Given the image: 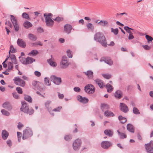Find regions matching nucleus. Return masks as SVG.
Returning a JSON list of instances; mask_svg holds the SVG:
<instances>
[{"instance_id":"obj_1","label":"nucleus","mask_w":153,"mask_h":153,"mask_svg":"<svg viewBox=\"0 0 153 153\" xmlns=\"http://www.w3.org/2000/svg\"><path fill=\"white\" fill-rule=\"evenodd\" d=\"M94 39L96 41L99 42L103 47H107L106 39L104 35L101 32L97 33L94 35Z\"/></svg>"},{"instance_id":"obj_2","label":"nucleus","mask_w":153,"mask_h":153,"mask_svg":"<svg viewBox=\"0 0 153 153\" xmlns=\"http://www.w3.org/2000/svg\"><path fill=\"white\" fill-rule=\"evenodd\" d=\"M52 14L51 13H45L44 16L45 17V22L47 26L51 27L53 25L54 21L52 19Z\"/></svg>"},{"instance_id":"obj_3","label":"nucleus","mask_w":153,"mask_h":153,"mask_svg":"<svg viewBox=\"0 0 153 153\" xmlns=\"http://www.w3.org/2000/svg\"><path fill=\"white\" fill-rule=\"evenodd\" d=\"M69 64L67 56H63L60 63V68L62 69H66L68 67Z\"/></svg>"},{"instance_id":"obj_4","label":"nucleus","mask_w":153,"mask_h":153,"mask_svg":"<svg viewBox=\"0 0 153 153\" xmlns=\"http://www.w3.org/2000/svg\"><path fill=\"white\" fill-rule=\"evenodd\" d=\"M82 141L80 139L78 138L73 142L72 146L73 149L75 151L79 150L82 144Z\"/></svg>"},{"instance_id":"obj_5","label":"nucleus","mask_w":153,"mask_h":153,"mask_svg":"<svg viewBox=\"0 0 153 153\" xmlns=\"http://www.w3.org/2000/svg\"><path fill=\"white\" fill-rule=\"evenodd\" d=\"M32 135V132L30 129L27 127L26 129L23 131L22 139L25 140Z\"/></svg>"},{"instance_id":"obj_6","label":"nucleus","mask_w":153,"mask_h":153,"mask_svg":"<svg viewBox=\"0 0 153 153\" xmlns=\"http://www.w3.org/2000/svg\"><path fill=\"white\" fill-rule=\"evenodd\" d=\"M84 90L85 92L88 94H93L95 91V88L93 85L88 84L84 87Z\"/></svg>"},{"instance_id":"obj_7","label":"nucleus","mask_w":153,"mask_h":153,"mask_svg":"<svg viewBox=\"0 0 153 153\" xmlns=\"http://www.w3.org/2000/svg\"><path fill=\"white\" fill-rule=\"evenodd\" d=\"M145 148L147 153H153V141L151 140L149 143L146 144Z\"/></svg>"},{"instance_id":"obj_8","label":"nucleus","mask_w":153,"mask_h":153,"mask_svg":"<svg viewBox=\"0 0 153 153\" xmlns=\"http://www.w3.org/2000/svg\"><path fill=\"white\" fill-rule=\"evenodd\" d=\"M50 79L51 81L56 85H60L62 82L61 79L60 77H56L55 75H52L50 77Z\"/></svg>"},{"instance_id":"obj_9","label":"nucleus","mask_w":153,"mask_h":153,"mask_svg":"<svg viewBox=\"0 0 153 153\" xmlns=\"http://www.w3.org/2000/svg\"><path fill=\"white\" fill-rule=\"evenodd\" d=\"M101 147L103 149H107L112 145V144L110 142L105 141L101 142Z\"/></svg>"},{"instance_id":"obj_10","label":"nucleus","mask_w":153,"mask_h":153,"mask_svg":"<svg viewBox=\"0 0 153 153\" xmlns=\"http://www.w3.org/2000/svg\"><path fill=\"white\" fill-rule=\"evenodd\" d=\"M77 100L80 102L84 104L87 103L88 102V99L85 97H82L81 96L79 95L77 97Z\"/></svg>"},{"instance_id":"obj_11","label":"nucleus","mask_w":153,"mask_h":153,"mask_svg":"<svg viewBox=\"0 0 153 153\" xmlns=\"http://www.w3.org/2000/svg\"><path fill=\"white\" fill-rule=\"evenodd\" d=\"M72 29V26L71 25L66 24L64 26V31L67 34L70 33Z\"/></svg>"},{"instance_id":"obj_12","label":"nucleus","mask_w":153,"mask_h":153,"mask_svg":"<svg viewBox=\"0 0 153 153\" xmlns=\"http://www.w3.org/2000/svg\"><path fill=\"white\" fill-rule=\"evenodd\" d=\"M120 110L125 113H127L128 111L127 106L124 103H120Z\"/></svg>"},{"instance_id":"obj_13","label":"nucleus","mask_w":153,"mask_h":153,"mask_svg":"<svg viewBox=\"0 0 153 153\" xmlns=\"http://www.w3.org/2000/svg\"><path fill=\"white\" fill-rule=\"evenodd\" d=\"M2 106L4 108L7 109L9 111H11L13 108V107L11 104L8 102H4Z\"/></svg>"},{"instance_id":"obj_14","label":"nucleus","mask_w":153,"mask_h":153,"mask_svg":"<svg viewBox=\"0 0 153 153\" xmlns=\"http://www.w3.org/2000/svg\"><path fill=\"white\" fill-rule=\"evenodd\" d=\"M98 21H99V20H97L96 22L100 26L103 27H108V22L107 21L102 20L98 22Z\"/></svg>"},{"instance_id":"obj_15","label":"nucleus","mask_w":153,"mask_h":153,"mask_svg":"<svg viewBox=\"0 0 153 153\" xmlns=\"http://www.w3.org/2000/svg\"><path fill=\"white\" fill-rule=\"evenodd\" d=\"M83 73L87 76L88 79H93V72L91 71H88L83 72Z\"/></svg>"},{"instance_id":"obj_16","label":"nucleus","mask_w":153,"mask_h":153,"mask_svg":"<svg viewBox=\"0 0 153 153\" xmlns=\"http://www.w3.org/2000/svg\"><path fill=\"white\" fill-rule=\"evenodd\" d=\"M104 114L105 116L107 117H110L114 116V114L112 112L108 110L105 111Z\"/></svg>"},{"instance_id":"obj_17","label":"nucleus","mask_w":153,"mask_h":153,"mask_svg":"<svg viewBox=\"0 0 153 153\" xmlns=\"http://www.w3.org/2000/svg\"><path fill=\"white\" fill-rule=\"evenodd\" d=\"M9 134V133L7 131L4 130L1 132V137L4 140H6Z\"/></svg>"},{"instance_id":"obj_18","label":"nucleus","mask_w":153,"mask_h":153,"mask_svg":"<svg viewBox=\"0 0 153 153\" xmlns=\"http://www.w3.org/2000/svg\"><path fill=\"white\" fill-rule=\"evenodd\" d=\"M17 42L18 45L22 48H24L26 46L25 43L22 39H18Z\"/></svg>"},{"instance_id":"obj_19","label":"nucleus","mask_w":153,"mask_h":153,"mask_svg":"<svg viewBox=\"0 0 153 153\" xmlns=\"http://www.w3.org/2000/svg\"><path fill=\"white\" fill-rule=\"evenodd\" d=\"M51 102V101H47L45 103V106L46 107V109L51 114H52L51 113V111L52 110V109L51 107H49L50 104ZM53 116L54 115V114L53 113L52 114Z\"/></svg>"},{"instance_id":"obj_20","label":"nucleus","mask_w":153,"mask_h":153,"mask_svg":"<svg viewBox=\"0 0 153 153\" xmlns=\"http://www.w3.org/2000/svg\"><path fill=\"white\" fill-rule=\"evenodd\" d=\"M104 133L106 135L110 137H112L114 134L112 130L110 129L105 130L104 131Z\"/></svg>"},{"instance_id":"obj_21","label":"nucleus","mask_w":153,"mask_h":153,"mask_svg":"<svg viewBox=\"0 0 153 153\" xmlns=\"http://www.w3.org/2000/svg\"><path fill=\"white\" fill-rule=\"evenodd\" d=\"M95 82L101 88H102L104 86V83L102 81L99 79H97L94 80Z\"/></svg>"},{"instance_id":"obj_22","label":"nucleus","mask_w":153,"mask_h":153,"mask_svg":"<svg viewBox=\"0 0 153 153\" xmlns=\"http://www.w3.org/2000/svg\"><path fill=\"white\" fill-rule=\"evenodd\" d=\"M114 96L116 98L120 99L122 97V92L120 90H117L114 93Z\"/></svg>"},{"instance_id":"obj_23","label":"nucleus","mask_w":153,"mask_h":153,"mask_svg":"<svg viewBox=\"0 0 153 153\" xmlns=\"http://www.w3.org/2000/svg\"><path fill=\"white\" fill-rule=\"evenodd\" d=\"M9 56H10V59L11 61V62L15 64H17V61L15 55L13 54H10Z\"/></svg>"},{"instance_id":"obj_24","label":"nucleus","mask_w":153,"mask_h":153,"mask_svg":"<svg viewBox=\"0 0 153 153\" xmlns=\"http://www.w3.org/2000/svg\"><path fill=\"white\" fill-rule=\"evenodd\" d=\"M24 27L26 29H28L32 26V24L29 22L26 21L23 24Z\"/></svg>"},{"instance_id":"obj_25","label":"nucleus","mask_w":153,"mask_h":153,"mask_svg":"<svg viewBox=\"0 0 153 153\" xmlns=\"http://www.w3.org/2000/svg\"><path fill=\"white\" fill-rule=\"evenodd\" d=\"M127 129L130 132L134 133V129L133 126L130 123L127 124Z\"/></svg>"},{"instance_id":"obj_26","label":"nucleus","mask_w":153,"mask_h":153,"mask_svg":"<svg viewBox=\"0 0 153 153\" xmlns=\"http://www.w3.org/2000/svg\"><path fill=\"white\" fill-rule=\"evenodd\" d=\"M35 61V59L30 57H28L26 58L25 65L31 64Z\"/></svg>"},{"instance_id":"obj_27","label":"nucleus","mask_w":153,"mask_h":153,"mask_svg":"<svg viewBox=\"0 0 153 153\" xmlns=\"http://www.w3.org/2000/svg\"><path fill=\"white\" fill-rule=\"evenodd\" d=\"M48 62L52 67H55L57 66V64L56 62L53 61L51 59L47 60Z\"/></svg>"},{"instance_id":"obj_28","label":"nucleus","mask_w":153,"mask_h":153,"mask_svg":"<svg viewBox=\"0 0 153 153\" xmlns=\"http://www.w3.org/2000/svg\"><path fill=\"white\" fill-rule=\"evenodd\" d=\"M28 37L30 40L35 41L37 39L36 36L33 34L29 33L28 35Z\"/></svg>"},{"instance_id":"obj_29","label":"nucleus","mask_w":153,"mask_h":153,"mask_svg":"<svg viewBox=\"0 0 153 153\" xmlns=\"http://www.w3.org/2000/svg\"><path fill=\"white\" fill-rule=\"evenodd\" d=\"M104 86H105L108 92L111 93L113 90V87L108 83L106 85H105Z\"/></svg>"},{"instance_id":"obj_30","label":"nucleus","mask_w":153,"mask_h":153,"mask_svg":"<svg viewBox=\"0 0 153 153\" xmlns=\"http://www.w3.org/2000/svg\"><path fill=\"white\" fill-rule=\"evenodd\" d=\"M109 105L106 104H102L101 105V108L103 111L109 109Z\"/></svg>"},{"instance_id":"obj_31","label":"nucleus","mask_w":153,"mask_h":153,"mask_svg":"<svg viewBox=\"0 0 153 153\" xmlns=\"http://www.w3.org/2000/svg\"><path fill=\"white\" fill-rule=\"evenodd\" d=\"M86 27L88 30L93 31L94 29V25L91 23H88L86 24Z\"/></svg>"},{"instance_id":"obj_32","label":"nucleus","mask_w":153,"mask_h":153,"mask_svg":"<svg viewBox=\"0 0 153 153\" xmlns=\"http://www.w3.org/2000/svg\"><path fill=\"white\" fill-rule=\"evenodd\" d=\"M42 84L39 82H37V81H34L32 82V85L34 86L37 89L38 88L39 85H42Z\"/></svg>"},{"instance_id":"obj_33","label":"nucleus","mask_w":153,"mask_h":153,"mask_svg":"<svg viewBox=\"0 0 153 153\" xmlns=\"http://www.w3.org/2000/svg\"><path fill=\"white\" fill-rule=\"evenodd\" d=\"M119 120L120 121V123L122 124H124L127 121V119L126 118L123 117L121 115L119 116L118 117Z\"/></svg>"},{"instance_id":"obj_34","label":"nucleus","mask_w":153,"mask_h":153,"mask_svg":"<svg viewBox=\"0 0 153 153\" xmlns=\"http://www.w3.org/2000/svg\"><path fill=\"white\" fill-rule=\"evenodd\" d=\"M117 131L120 138L123 139L126 137V135L124 133H121L118 130H117Z\"/></svg>"},{"instance_id":"obj_35","label":"nucleus","mask_w":153,"mask_h":153,"mask_svg":"<svg viewBox=\"0 0 153 153\" xmlns=\"http://www.w3.org/2000/svg\"><path fill=\"white\" fill-rule=\"evenodd\" d=\"M13 63L9 62L8 63V68L7 70L8 71H10L11 70L13 69Z\"/></svg>"},{"instance_id":"obj_36","label":"nucleus","mask_w":153,"mask_h":153,"mask_svg":"<svg viewBox=\"0 0 153 153\" xmlns=\"http://www.w3.org/2000/svg\"><path fill=\"white\" fill-rule=\"evenodd\" d=\"M102 61H104L105 63L108 64V65H111L113 64V61L111 60H102L101 59L100 60V62H102Z\"/></svg>"},{"instance_id":"obj_37","label":"nucleus","mask_w":153,"mask_h":153,"mask_svg":"<svg viewBox=\"0 0 153 153\" xmlns=\"http://www.w3.org/2000/svg\"><path fill=\"white\" fill-rule=\"evenodd\" d=\"M38 53V52L37 50H32L29 53L28 55L29 56H36Z\"/></svg>"},{"instance_id":"obj_38","label":"nucleus","mask_w":153,"mask_h":153,"mask_svg":"<svg viewBox=\"0 0 153 153\" xmlns=\"http://www.w3.org/2000/svg\"><path fill=\"white\" fill-rule=\"evenodd\" d=\"M10 52L12 53H14L16 52V50L15 48H14L13 45H11L10 46V50L9 52V54L10 55Z\"/></svg>"},{"instance_id":"obj_39","label":"nucleus","mask_w":153,"mask_h":153,"mask_svg":"<svg viewBox=\"0 0 153 153\" xmlns=\"http://www.w3.org/2000/svg\"><path fill=\"white\" fill-rule=\"evenodd\" d=\"M25 100L30 103H31L32 101V99L30 96L28 95H25L24 97Z\"/></svg>"},{"instance_id":"obj_40","label":"nucleus","mask_w":153,"mask_h":153,"mask_svg":"<svg viewBox=\"0 0 153 153\" xmlns=\"http://www.w3.org/2000/svg\"><path fill=\"white\" fill-rule=\"evenodd\" d=\"M1 112L2 114L4 116H8L10 114V113L8 111L4 109L1 110Z\"/></svg>"},{"instance_id":"obj_41","label":"nucleus","mask_w":153,"mask_h":153,"mask_svg":"<svg viewBox=\"0 0 153 153\" xmlns=\"http://www.w3.org/2000/svg\"><path fill=\"white\" fill-rule=\"evenodd\" d=\"M19 61L20 62H21L22 64L25 65L26 58H25L23 57L19 56Z\"/></svg>"},{"instance_id":"obj_42","label":"nucleus","mask_w":153,"mask_h":153,"mask_svg":"<svg viewBox=\"0 0 153 153\" xmlns=\"http://www.w3.org/2000/svg\"><path fill=\"white\" fill-rule=\"evenodd\" d=\"M44 82L46 85L50 86L51 85V82L49 81V79L47 77H45L44 79Z\"/></svg>"},{"instance_id":"obj_43","label":"nucleus","mask_w":153,"mask_h":153,"mask_svg":"<svg viewBox=\"0 0 153 153\" xmlns=\"http://www.w3.org/2000/svg\"><path fill=\"white\" fill-rule=\"evenodd\" d=\"M111 32L113 33L115 35H116L118 34L119 30L117 28L114 29L113 28H111Z\"/></svg>"},{"instance_id":"obj_44","label":"nucleus","mask_w":153,"mask_h":153,"mask_svg":"<svg viewBox=\"0 0 153 153\" xmlns=\"http://www.w3.org/2000/svg\"><path fill=\"white\" fill-rule=\"evenodd\" d=\"M133 112L134 114H140L138 109L136 107H134L133 109Z\"/></svg>"},{"instance_id":"obj_45","label":"nucleus","mask_w":153,"mask_h":153,"mask_svg":"<svg viewBox=\"0 0 153 153\" xmlns=\"http://www.w3.org/2000/svg\"><path fill=\"white\" fill-rule=\"evenodd\" d=\"M22 16L24 18L30 19L29 16L26 13H23L22 14Z\"/></svg>"},{"instance_id":"obj_46","label":"nucleus","mask_w":153,"mask_h":153,"mask_svg":"<svg viewBox=\"0 0 153 153\" xmlns=\"http://www.w3.org/2000/svg\"><path fill=\"white\" fill-rule=\"evenodd\" d=\"M72 135H66L64 137V139L66 141H69L72 138Z\"/></svg>"},{"instance_id":"obj_47","label":"nucleus","mask_w":153,"mask_h":153,"mask_svg":"<svg viewBox=\"0 0 153 153\" xmlns=\"http://www.w3.org/2000/svg\"><path fill=\"white\" fill-rule=\"evenodd\" d=\"M10 16L11 17L10 20L13 24L17 23V20L12 15H10Z\"/></svg>"},{"instance_id":"obj_48","label":"nucleus","mask_w":153,"mask_h":153,"mask_svg":"<svg viewBox=\"0 0 153 153\" xmlns=\"http://www.w3.org/2000/svg\"><path fill=\"white\" fill-rule=\"evenodd\" d=\"M34 112V110L32 108H30L28 109V111H27V112H26V113L30 115H31Z\"/></svg>"},{"instance_id":"obj_49","label":"nucleus","mask_w":153,"mask_h":153,"mask_svg":"<svg viewBox=\"0 0 153 153\" xmlns=\"http://www.w3.org/2000/svg\"><path fill=\"white\" fill-rule=\"evenodd\" d=\"M22 105L21 107L20 108V110L23 109L24 108H25L28 106L27 105V104L26 102L25 101L22 102Z\"/></svg>"},{"instance_id":"obj_50","label":"nucleus","mask_w":153,"mask_h":153,"mask_svg":"<svg viewBox=\"0 0 153 153\" xmlns=\"http://www.w3.org/2000/svg\"><path fill=\"white\" fill-rule=\"evenodd\" d=\"M124 29L129 34H131L132 33L131 31L129 29H131L128 26H125L124 27Z\"/></svg>"},{"instance_id":"obj_51","label":"nucleus","mask_w":153,"mask_h":153,"mask_svg":"<svg viewBox=\"0 0 153 153\" xmlns=\"http://www.w3.org/2000/svg\"><path fill=\"white\" fill-rule=\"evenodd\" d=\"M19 82V85L20 86L22 87H24L25 86V82L22 79H21V80H20Z\"/></svg>"},{"instance_id":"obj_52","label":"nucleus","mask_w":153,"mask_h":153,"mask_svg":"<svg viewBox=\"0 0 153 153\" xmlns=\"http://www.w3.org/2000/svg\"><path fill=\"white\" fill-rule=\"evenodd\" d=\"M67 54L68 57L69 58H72V52L70 50H68L67 51Z\"/></svg>"},{"instance_id":"obj_53","label":"nucleus","mask_w":153,"mask_h":153,"mask_svg":"<svg viewBox=\"0 0 153 153\" xmlns=\"http://www.w3.org/2000/svg\"><path fill=\"white\" fill-rule=\"evenodd\" d=\"M102 76L105 79H109L111 77V75L108 74H102Z\"/></svg>"},{"instance_id":"obj_54","label":"nucleus","mask_w":153,"mask_h":153,"mask_svg":"<svg viewBox=\"0 0 153 153\" xmlns=\"http://www.w3.org/2000/svg\"><path fill=\"white\" fill-rule=\"evenodd\" d=\"M13 25L15 31H18L19 30V27L18 24H17V22L13 24Z\"/></svg>"},{"instance_id":"obj_55","label":"nucleus","mask_w":153,"mask_h":153,"mask_svg":"<svg viewBox=\"0 0 153 153\" xmlns=\"http://www.w3.org/2000/svg\"><path fill=\"white\" fill-rule=\"evenodd\" d=\"M13 97L16 99H18L19 96L16 92H14L12 94Z\"/></svg>"},{"instance_id":"obj_56","label":"nucleus","mask_w":153,"mask_h":153,"mask_svg":"<svg viewBox=\"0 0 153 153\" xmlns=\"http://www.w3.org/2000/svg\"><path fill=\"white\" fill-rule=\"evenodd\" d=\"M20 80H21V78H20L19 76L16 77L14 79H13V80L14 81L15 83L17 85H19V84L16 82H19Z\"/></svg>"},{"instance_id":"obj_57","label":"nucleus","mask_w":153,"mask_h":153,"mask_svg":"<svg viewBox=\"0 0 153 153\" xmlns=\"http://www.w3.org/2000/svg\"><path fill=\"white\" fill-rule=\"evenodd\" d=\"M16 90L19 94H22V89L21 88L17 87L16 88Z\"/></svg>"},{"instance_id":"obj_58","label":"nucleus","mask_w":153,"mask_h":153,"mask_svg":"<svg viewBox=\"0 0 153 153\" xmlns=\"http://www.w3.org/2000/svg\"><path fill=\"white\" fill-rule=\"evenodd\" d=\"M63 18H61L60 17L58 16L56 17L55 19H54L53 20L56 21L57 22H60L61 21H62L63 20Z\"/></svg>"},{"instance_id":"obj_59","label":"nucleus","mask_w":153,"mask_h":153,"mask_svg":"<svg viewBox=\"0 0 153 153\" xmlns=\"http://www.w3.org/2000/svg\"><path fill=\"white\" fill-rule=\"evenodd\" d=\"M33 46H35L36 45H37L40 46H42L43 45V44L41 42L38 41L33 43Z\"/></svg>"},{"instance_id":"obj_60","label":"nucleus","mask_w":153,"mask_h":153,"mask_svg":"<svg viewBox=\"0 0 153 153\" xmlns=\"http://www.w3.org/2000/svg\"><path fill=\"white\" fill-rule=\"evenodd\" d=\"M146 38L148 40V41H152V40H153V38L148 35H146Z\"/></svg>"},{"instance_id":"obj_61","label":"nucleus","mask_w":153,"mask_h":153,"mask_svg":"<svg viewBox=\"0 0 153 153\" xmlns=\"http://www.w3.org/2000/svg\"><path fill=\"white\" fill-rule=\"evenodd\" d=\"M17 134L18 138V141L19 142H20L22 134L20 132H17Z\"/></svg>"},{"instance_id":"obj_62","label":"nucleus","mask_w":153,"mask_h":153,"mask_svg":"<svg viewBox=\"0 0 153 153\" xmlns=\"http://www.w3.org/2000/svg\"><path fill=\"white\" fill-rule=\"evenodd\" d=\"M62 108L61 106H59L56 108L53 109L52 111H59Z\"/></svg>"},{"instance_id":"obj_63","label":"nucleus","mask_w":153,"mask_h":153,"mask_svg":"<svg viewBox=\"0 0 153 153\" xmlns=\"http://www.w3.org/2000/svg\"><path fill=\"white\" fill-rule=\"evenodd\" d=\"M74 91L77 92H79L80 91V89L78 87H76L74 88Z\"/></svg>"},{"instance_id":"obj_64","label":"nucleus","mask_w":153,"mask_h":153,"mask_svg":"<svg viewBox=\"0 0 153 153\" xmlns=\"http://www.w3.org/2000/svg\"><path fill=\"white\" fill-rule=\"evenodd\" d=\"M34 74L37 77H39L41 76V73L39 71H35L34 72Z\"/></svg>"}]
</instances>
